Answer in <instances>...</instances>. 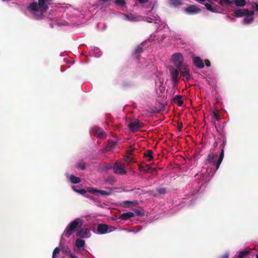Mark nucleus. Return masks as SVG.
I'll use <instances>...</instances> for the list:
<instances>
[{"label": "nucleus", "instance_id": "f03ea898", "mask_svg": "<svg viewBox=\"0 0 258 258\" xmlns=\"http://www.w3.org/2000/svg\"><path fill=\"white\" fill-rule=\"evenodd\" d=\"M251 8V10H248L247 9L235 10L233 12V15L238 18L243 16H253L254 11H258V4L254 3Z\"/></svg>", "mask_w": 258, "mask_h": 258}, {"label": "nucleus", "instance_id": "8fccbe9b", "mask_svg": "<svg viewBox=\"0 0 258 258\" xmlns=\"http://www.w3.org/2000/svg\"><path fill=\"white\" fill-rule=\"evenodd\" d=\"M196 1H197L199 3H202L204 2H205L206 0H196Z\"/></svg>", "mask_w": 258, "mask_h": 258}, {"label": "nucleus", "instance_id": "49530a36", "mask_svg": "<svg viewBox=\"0 0 258 258\" xmlns=\"http://www.w3.org/2000/svg\"><path fill=\"white\" fill-rule=\"evenodd\" d=\"M70 258H78L76 256L73 254L72 253H70Z\"/></svg>", "mask_w": 258, "mask_h": 258}, {"label": "nucleus", "instance_id": "f257e3e1", "mask_svg": "<svg viewBox=\"0 0 258 258\" xmlns=\"http://www.w3.org/2000/svg\"><path fill=\"white\" fill-rule=\"evenodd\" d=\"M51 1L38 0V3L32 2L29 4L28 9L32 13L36 19H42L44 16L43 13L48 9Z\"/></svg>", "mask_w": 258, "mask_h": 258}, {"label": "nucleus", "instance_id": "72a5a7b5", "mask_svg": "<svg viewBox=\"0 0 258 258\" xmlns=\"http://www.w3.org/2000/svg\"><path fill=\"white\" fill-rule=\"evenodd\" d=\"M101 194V195L105 196H108L111 195L110 192L106 191L105 190H98V194Z\"/></svg>", "mask_w": 258, "mask_h": 258}, {"label": "nucleus", "instance_id": "864d4df0", "mask_svg": "<svg viewBox=\"0 0 258 258\" xmlns=\"http://www.w3.org/2000/svg\"><path fill=\"white\" fill-rule=\"evenodd\" d=\"M104 3H106L109 0H101Z\"/></svg>", "mask_w": 258, "mask_h": 258}, {"label": "nucleus", "instance_id": "5fc2aeb1", "mask_svg": "<svg viewBox=\"0 0 258 258\" xmlns=\"http://www.w3.org/2000/svg\"><path fill=\"white\" fill-rule=\"evenodd\" d=\"M256 258H258V253H257V254H256Z\"/></svg>", "mask_w": 258, "mask_h": 258}, {"label": "nucleus", "instance_id": "a19ab883", "mask_svg": "<svg viewBox=\"0 0 258 258\" xmlns=\"http://www.w3.org/2000/svg\"><path fill=\"white\" fill-rule=\"evenodd\" d=\"M115 230V228L113 226H109L108 232L113 231Z\"/></svg>", "mask_w": 258, "mask_h": 258}, {"label": "nucleus", "instance_id": "4c0bfd02", "mask_svg": "<svg viewBox=\"0 0 258 258\" xmlns=\"http://www.w3.org/2000/svg\"><path fill=\"white\" fill-rule=\"evenodd\" d=\"M220 118V114H213L212 119L218 120Z\"/></svg>", "mask_w": 258, "mask_h": 258}, {"label": "nucleus", "instance_id": "37998d69", "mask_svg": "<svg viewBox=\"0 0 258 258\" xmlns=\"http://www.w3.org/2000/svg\"><path fill=\"white\" fill-rule=\"evenodd\" d=\"M134 212L136 215H137V216L141 215V212L140 210H135Z\"/></svg>", "mask_w": 258, "mask_h": 258}, {"label": "nucleus", "instance_id": "423d86ee", "mask_svg": "<svg viewBox=\"0 0 258 258\" xmlns=\"http://www.w3.org/2000/svg\"><path fill=\"white\" fill-rule=\"evenodd\" d=\"M169 70L171 75L172 84L174 85H176L179 80V70L177 68H175L173 67H170Z\"/></svg>", "mask_w": 258, "mask_h": 258}, {"label": "nucleus", "instance_id": "39448f33", "mask_svg": "<svg viewBox=\"0 0 258 258\" xmlns=\"http://www.w3.org/2000/svg\"><path fill=\"white\" fill-rule=\"evenodd\" d=\"M127 126L131 132L136 133L143 127V123L140 122L138 119H135L131 120Z\"/></svg>", "mask_w": 258, "mask_h": 258}, {"label": "nucleus", "instance_id": "6e6552de", "mask_svg": "<svg viewBox=\"0 0 258 258\" xmlns=\"http://www.w3.org/2000/svg\"><path fill=\"white\" fill-rule=\"evenodd\" d=\"M172 61L176 67L182 64L184 58L180 53H175L172 56Z\"/></svg>", "mask_w": 258, "mask_h": 258}, {"label": "nucleus", "instance_id": "aec40b11", "mask_svg": "<svg viewBox=\"0 0 258 258\" xmlns=\"http://www.w3.org/2000/svg\"><path fill=\"white\" fill-rule=\"evenodd\" d=\"M204 6L206 8V9L209 11H211L212 12H215L217 11L215 5H214V6H212L211 5L208 3H206L204 4Z\"/></svg>", "mask_w": 258, "mask_h": 258}, {"label": "nucleus", "instance_id": "bb28decb", "mask_svg": "<svg viewBox=\"0 0 258 258\" xmlns=\"http://www.w3.org/2000/svg\"><path fill=\"white\" fill-rule=\"evenodd\" d=\"M139 168L141 171L147 172L148 169H149V166L148 165H142L141 164H139Z\"/></svg>", "mask_w": 258, "mask_h": 258}, {"label": "nucleus", "instance_id": "f704fd0d", "mask_svg": "<svg viewBox=\"0 0 258 258\" xmlns=\"http://www.w3.org/2000/svg\"><path fill=\"white\" fill-rule=\"evenodd\" d=\"M142 52H143V48H142V47H141L140 46H138L135 50V53L136 54H140Z\"/></svg>", "mask_w": 258, "mask_h": 258}, {"label": "nucleus", "instance_id": "ea45409f", "mask_svg": "<svg viewBox=\"0 0 258 258\" xmlns=\"http://www.w3.org/2000/svg\"><path fill=\"white\" fill-rule=\"evenodd\" d=\"M156 171V169L154 168H151L149 166V169H148V172H149V173H153L154 172V171Z\"/></svg>", "mask_w": 258, "mask_h": 258}, {"label": "nucleus", "instance_id": "0eeeda50", "mask_svg": "<svg viewBox=\"0 0 258 258\" xmlns=\"http://www.w3.org/2000/svg\"><path fill=\"white\" fill-rule=\"evenodd\" d=\"M113 171L115 173L124 175L126 173V171L125 168V165L120 163H115L114 165Z\"/></svg>", "mask_w": 258, "mask_h": 258}, {"label": "nucleus", "instance_id": "a18cd8bd", "mask_svg": "<svg viewBox=\"0 0 258 258\" xmlns=\"http://www.w3.org/2000/svg\"><path fill=\"white\" fill-rule=\"evenodd\" d=\"M140 4H145L148 2L149 0H138Z\"/></svg>", "mask_w": 258, "mask_h": 258}, {"label": "nucleus", "instance_id": "a878e982", "mask_svg": "<svg viewBox=\"0 0 258 258\" xmlns=\"http://www.w3.org/2000/svg\"><path fill=\"white\" fill-rule=\"evenodd\" d=\"M249 253L248 251L246 250H243L240 251L238 255V258H243L245 257Z\"/></svg>", "mask_w": 258, "mask_h": 258}, {"label": "nucleus", "instance_id": "dca6fc26", "mask_svg": "<svg viewBox=\"0 0 258 258\" xmlns=\"http://www.w3.org/2000/svg\"><path fill=\"white\" fill-rule=\"evenodd\" d=\"M182 4V0H169V5L172 7H177Z\"/></svg>", "mask_w": 258, "mask_h": 258}, {"label": "nucleus", "instance_id": "58836bf2", "mask_svg": "<svg viewBox=\"0 0 258 258\" xmlns=\"http://www.w3.org/2000/svg\"><path fill=\"white\" fill-rule=\"evenodd\" d=\"M116 142L112 141L108 143V146L111 148H113L116 146Z\"/></svg>", "mask_w": 258, "mask_h": 258}, {"label": "nucleus", "instance_id": "c03bdc74", "mask_svg": "<svg viewBox=\"0 0 258 258\" xmlns=\"http://www.w3.org/2000/svg\"><path fill=\"white\" fill-rule=\"evenodd\" d=\"M205 64L207 67H210L211 66V62L209 60L206 59L205 61Z\"/></svg>", "mask_w": 258, "mask_h": 258}, {"label": "nucleus", "instance_id": "7ed1b4c3", "mask_svg": "<svg viewBox=\"0 0 258 258\" xmlns=\"http://www.w3.org/2000/svg\"><path fill=\"white\" fill-rule=\"evenodd\" d=\"M224 147L221 150V153L219 155V157L218 158V159L216 162V160L217 158H218V154H209L207 158V161L209 163H213V165L216 166V170H218V168L220 167V165L221 163V162L223 161V158H224Z\"/></svg>", "mask_w": 258, "mask_h": 258}, {"label": "nucleus", "instance_id": "b1692460", "mask_svg": "<svg viewBox=\"0 0 258 258\" xmlns=\"http://www.w3.org/2000/svg\"><path fill=\"white\" fill-rule=\"evenodd\" d=\"M85 245V241L81 239H77L76 240V245L78 248H81L83 247Z\"/></svg>", "mask_w": 258, "mask_h": 258}, {"label": "nucleus", "instance_id": "f8f14e48", "mask_svg": "<svg viewBox=\"0 0 258 258\" xmlns=\"http://www.w3.org/2000/svg\"><path fill=\"white\" fill-rule=\"evenodd\" d=\"M109 226L105 224H100L97 227V231L99 234H104L108 231Z\"/></svg>", "mask_w": 258, "mask_h": 258}, {"label": "nucleus", "instance_id": "c85d7f7f", "mask_svg": "<svg viewBox=\"0 0 258 258\" xmlns=\"http://www.w3.org/2000/svg\"><path fill=\"white\" fill-rule=\"evenodd\" d=\"M86 164L85 162H81L78 163L77 167L78 169L84 170L86 169Z\"/></svg>", "mask_w": 258, "mask_h": 258}, {"label": "nucleus", "instance_id": "de8ad7c7", "mask_svg": "<svg viewBox=\"0 0 258 258\" xmlns=\"http://www.w3.org/2000/svg\"><path fill=\"white\" fill-rule=\"evenodd\" d=\"M220 258H228V254H226L222 256Z\"/></svg>", "mask_w": 258, "mask_h": 258}, {"label": "nucleus", "instance_id": "a211bd4d", "mask_svg": "<svg viewBox=\"0 0 258 258\" xmlns=\"http://www.w3.org/2000/svg\"><path fill=\"white\" fill-rule=\"evenodd\" d=\"M254 20L253 16H246L243 20L242 23L244 24H249L252 23Z\"/></svg>", "mask_w": 258, "mask_h": 258}, {"label": "nucleus", "instance_id": "3c124183", "mask_svg": "<svg viewBox=\"0 0 258 258\" xmlns=\"http://www.w3.org/2000/svg\"><path fill=\"white\" fill-rule=\"evenodd\" d=\"M64 252L66 253H70V250H69V249H67V250H65L64 251Z\"/></svg>", "mask_w": 258, "mask_h": 258}, {"label": "nucleus", "instance_id": "9b49d317", "mask_svg": "<svg viewBox=\"0 0 258 258\" xmlns=\"http://www.w3.org/2000/svg\"><path fill=\"white\" fill-rule=\"evenodd\" d=\"M124 19L125 20L130 21L131 22L140 21L141 16L138 15H134L132 14H124Z\"/></svg>", "mask_w": 258, "mask_h": 258}, {"label": "nucleus", "instance_id": "4be33fe9", "mask_svg": "<svg viewBox=\"0 0 258 258\" xmlns=\"http://www.w3.org/2000/svg\"><path fill=\"white\" fill-rule=\"evenodd\" d=\"M87 235V231L86 229H81L77 233L78 236L84 238L86 237Z\"/></svg>", "mask_w": 258, "mask_h": 258}, {"label": "nucleus", "instance_id": "412c9836", "mask_svg": "<svg viewBox=\"0 0 258 258\" xmlns=\"http://www.w3.org/2000/svg\"><path fill=\"white\" fill-rule=\"evenodd\" d=\"M70 180L73 183H78L81 181V178L77 177L74 175H71L70 176Z\"/></svg>", "mask_w": 258, "mask_h": 258}, {"label": "nucleus", "instance_id": "cd10ccee", "mask_svg": "<svg viewBox=\"0 0 258 258\" xmlns=\"http://www.w3.org/2000/svg\"><path fill=\"white\" fill-rule=\"evenodd\" d=\"M59 251L60 249L58 247H55L53 251L52 258H55L58 256Z\"/></svg>", "mask_w": 258, "mask_h": 258}, {"label": "nucleus", "instance_id": "5701e85b", "mask_svg": "<svg viewBox=\"0 0 258 258\" xmlns=\"http://www.w3.org/2000/svg\"><path fill=\"white\" fill-rule=\"evenodd\" d=\"M144 156L145 157L148 158V161H150L153 159V151L151 150H149L144 153Z\"/></svg>", "mask_w": 258, "mask_h": 258}, {"label": "nucleus", "instance_id": "e433bc0d", "mask_svg": "<svg viewBox=\"0 0 258 258\" xmlns=\"http://www.w3.org/2000/svg\"><path fill=\"white\" fill-rule=\"evenodd\" d=\"M152 19L149 17L141 16V21H146L147 22L151 23L152 22Z\"/></svg>", "mask_w": 258, "mask_h": 258}, {"label": "nucleus", "instance_id": "c9c22d12", "mask_svg": "<svg viewBox=\"0 0 258 258\" xmlns=\"http://www.w3.org/2000/svg\"><path fill=\"white\" fill-rule=\"evenodd\" d=\"M124 160L126 162L131 163L134 162V159L132 158V157H130L128 155L125 156V157L124 158Z\"/></svg>", "mask_w": 258, "mask_h": 258}, {"label": "nucleus", "instance_id": "473e14b6", "mask_svg": "<svg viewBox=\"0 0 258 258\" xmlns=\"http://www.w3.org/2000/svg\"><path fill=\"white\" fill-rule=\"evenodd\" d=\"M157 191L161 195L165 194L166 193V189L164 187L158 188H157Z\"/></svg>", "mask_w": 258, "mask_h": 258}, {"label": "nucleus", "instance_id": "2eb2a0df", "mask_svg": "<svg viewBox=\"0 0 258 258\" xmlns=\"http://www.w3.org/2000/svg\"><path fill=\"white\" fill-rule=\"evenodd\" d=\"M232 4L237 7H243L247 4L245 0H232Z\"/></svg>", "mask_w": 258, "mask_h": 258}, {"label": "nucleus", "instance_id": "6ab92c4d", "mask_svg": "<svg viewBox=\"0 0 258 258\" xmlns=\"http://www.w3.org/2000/svg\"><path fill=\"white\" fill-rule=\"evenodd\" d=\"M173 101L175 103H177L178 106H181L183 104V101L181 99L180 95H176L173 98Z\"/></svg>", "mask_w": 258, "mask_h": 258}, {"label": "nucleus", "instance_id": "4468645a", "mask_svg": "<svg viewBox=\"0 0 258 258\" xmlns=\"http://www.w3.org/2000/svg\"><path fill=\"white\" fill-rule=\"evenodd\" d=\"M135 216V215L134 213L131 212H128L126 213H123L121 214L119 217V218L123 220H126L127 219H130L131 218L134 217Z\"/></svg>", "mask_w": 258, "mask_h": 258}, {"label": "nucleus", "instance_id": "393cba45", "mask_svg": "<svg viewBox=\"0 0 258 258\" xmlns=\"http://www.w3.org/2000/svg\"><path fill=\"white\" fill-rule=\"evenodd\" d=\"M72 188L76 192L79 193L81 195H84L86 193V190L84 189H76V186L73 185Z\"/></svg>", "mask_w": 258, "mask_h": 258}, {"label": "nucleus", "instance_id": "f3484780", "mask_svg": "<svg viewBox=\"0 0 258 258\" xmlns=\"http://www.w3.org/2000/svg\"><path fill=\"white\" fill-rule=\"evenodd\" d=\"M176 68H178L179 71L180 72L181 74L189 71V70L187 65L185 64H181L180 66H178Z\"/></svg>", "mask_w": 258, "mask_h": 258}, {"label": "nucleus", "instance_id": "1a4fd4ad", "mask_svg": "<svg viewBox=\"0 0 258 258\" xmlns=\"http://www.w3.org/2000/svg\"><path fill=\"white\" fill-rule=\"evenodd\" d=\"M201 11L199 7L197 5H190L185 9V12L188 14H197Z\"/></svg>", "mask_w": 258, "mask_h": 258}, {"label": "nucleus", "instance_id": "20e7f679", "mask_svg": "<svg viewBox=\"0 0 258 258\" xmlns=\"http://www.w3.org/2000/svg\"><path fill=\"white\" fill-rule=\"evenodd\" d=\"M79 225L78 219H76L72 222L66 228L62 236L70 237V236L75 231L76 229Z\"/></svg>", "mask_w": 258, "mask_h": 258}, {"label": "nucleus", "instance_id": "09e8293b", "mask_svg": "<svg viewBox=\"0 0 258 258\" xmlns=\"http://www.w3.org/2000/svg\"><path fill=\"white\" fill-rule=\"evenodd\" d=\"M132 152H133V150H128L127 151V154L128 155H132Z\"/></svg>", "mask_w": 258, "mask_h": 258}, {"label": "nucleus", "instance_id": "9d476101", "mask_svg": "<svg viewBox=\"0 0 258 258\" xmlns=\"http://www.w3.org/2000/svg\"><path fill=\"white\" fill-rule=\"evenodd\" d=\"M92 134L94 136L99 138H103L106 137V134L103 130L98 126H95L92 129Z\"/></svg>", "mask_w": 258, "mask_h": 258}, {"label": "nucleus", "instance_id": "79ce46f5", "mask_svg": "<svg viewBox=\"0 0 258 258\" xmlns=\"http://www.w3.org/2000/svg\"><path fill=\"white\" fill-rule=\"evenodd\" d=\"M182 126V123L181 122H177V127L179 131L181 130Z\"/></svg>", "mask_w": 258, "mask_h": 258}, {"label": "nucleus", "instance_id": "7c9ffc66", "mask_svg": "<svg viewBox=\"0 0 258 258\" xmlns=\"http://www.w3.org/2000/svg\"><path fill=\"white\" fill-rule=\"evenodd\" d=\"M181 75L183 76V78H185L186 79L187 81H188V80H189L190 79L189 71L183 73L181 74Z\"/></svg>", "mask_w": 258, "mask_h": 258}, {"label": "nucleus", "instance_id": "2f4dec72", "mask_svg": "<svg viewBox=\"0 0 258 258\" xmlns=\"http://www.w3.org/2000/svg\"><path fill=\"white\" fill-rule=\"evenodd\" d=\"M115 4L118 6H124L126 4V3L124 0H116Z\"/></svg>", "mask_w": 258, "mask_h": 258}, {"label": "nucleus", "instance_id": "c756f323", "mask_svg": "<svg viewBox=\"0 0 258 258\" xmlns=\"http://www.w3.org/2000/svg\"><path fill=\"white\" fill-rule=\"evenodd\" d=\"M98 189L92 188V187H89L87 188V191L91 194H95L97 195H98Z\"/></svg>", "mask_w": 258, "mask_h": 258}, {"label": "nucleus", "instance_id": "ddd939ff", "mask_svg": "<svg viewBox=\"0 0 258 258\" xmlns=\"http://www.w3.org/2000/svg\"><path fill=\"white\" fill-rule=\"evenodd\" d=\"M192 60L194 64L198 68L202 69L204 67V63L203 60L199 56L194 57Z\"/></svg>", "mask_w": 258, "mask_h": 258}, {"label": "nucleus", "instance_id": "603ef678", "mask_svg": "<svg viewBox=\"0 0 258 258\" xmlns=\"http://www.w3.org/2000/svg\"><path fill=\"white\" fill-rule=\"evenodd\" d=\"M217 144H218L217 142H215L214 144V146L215 147H216V146H217Z\"/></svg>", "mask_w": 258, "mask_h": 258}, {"label": "nucleus", "instance_id": "6e6d98bb", "mask_svg": "<svg viewBox=\"0 0 258 258\" xmlns=\"http://www.w3.org/2000/svg\"><path fill=\"white\" fill-rule=\"evenodd\" d=\"M213 113H218V112H216L215 111H213Z\"/></svg>", "mask_w": 258, "mask_h": 258}]
</instances>
